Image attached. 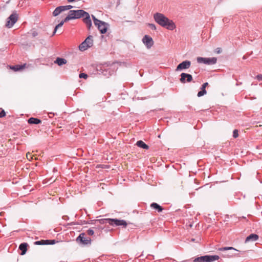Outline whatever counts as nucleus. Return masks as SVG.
<instances>
[{
    "instance_id": "nucleus-1",
    "label": "nucleus",
    "mask_w": 262,
    "mask_h": 262,
    "mask_svg": "<svg viewBox=\"0 0 262 262\" xmlns=\"http://www.w3.org/2000/svg\"><path fill=\"white\" fill-rule=\"evenodd\" d=\"M154 18L155 21L160 26L168 30H173L176 28L174 22L162 13H156L154 15Z\"/></svg>"
},
{
    "instance_id": "nucleus-2",
    "label": "nucleus",
    "mask_w": 262,
    "mask_h": 262,
    "mask_svg": "<svg viewBox=\"0 0 262 262\" xmlns=\"http://www.w3.org/2000/svg\"><path fill=\"white\" fill-rule=\"evenodd\" d=\"M94 25L97 27L101 34H104L106 32L108 24L104 21L98 19L95 16L92 15Z\"/></svg>"
},
{
    "instance_id": "nucleus-3",
    "label": "nucleus",
    "mask_w": 262,
    "mask_h": 262,
    "mask_svg": "<svg viewBox=\"0 0 262 262\" xmlns=\"http://www.w3.org/2000/svg\"><path fill=\"white\" fill-rule=\"evenodd\" d=\"M218 255H205L195 258L194 262H212L219 259Z\"/></svg>"
},
{
    "instance_id": "nucleus-4",
    "label": "nucleus",
    "mask_w": 262,
    "mask_h": 262,
    "mask_svg": "<svg viewBox=\"0 0 262 262\" xmlns=\"http://www.w3.org/2000/svg\"><path fill=\"white\" fill-rule=\"evenodd\" d=\"M82 17V9L78 10H70L69 14L64 18V21H68L71 19L79 18Z\"/></svg>"
},
{
    "instance_id": "nucleus-5",
    "label": "nucleus",
    "mask_w": 262,
    "mask_h": 262,
    "mask_svg": "<svg viewBox=\"0 0 262 262\" xmlns=\"http://www.w3.org/2000/svg\"><path fill=\"white\" fill-rule=\"evenodd\" d=\"M196 60L199 63H204L207 65H213L216 63L217 58L216 57L206 58L198 57L196 58Z\"/></svg>"
},
{
    "instance_id": "nucleus-6",
    "label": "nucleus",
    "mask_w": 262,
    "mask_h": 262,
    "mask_svg": "<svg viewBox=\"0 0 262 262\" xmlns=\"http://www.w3.org/2000/svg\"><path fill=\"white\" fill-rule=\"evenodd\" d=\"M17 14L16 13H13L8 18V20L6 23V26L8 28L12 27L17 21Z\"/></svg>"
},
{
    "instance_id": "nucleus-7",
    "label": "nucleus",
    "mask_w": 262,
    "mask_h": 262,
    "mask_svg": "<svg viewBox=\"0 0 262 262\" xmlns=\"http://www.w3.org/2000/svg\"><path fill=\"white\" fill-rule=\"evenodd\" d=\"M142 41L147 49L151 48L154 43L152 38L148 35H144Z\"/></svg>"
},
{
    "instance_id": "nucleus-8",
    "label": "nucleus",
    "mask_w": 262,
    "mask_h": 262,
    "mask_svg": "<svg viewBox=\"0 0 262 262\" xmlns=\"http://www.w3.org/2000/svg\"><path fill=\"white\" fill-rule=\"evenodd\" d=\"M111 222V225L116 226H122L125 228L127 225L126 222L123 220H119L117 219H112L110 220Z\"/></svg>"
},
{
    "instance_id": "nucleus-9",
    "label": "nucleus",
    "mask_w": 262,
    "mask_h": 262,
    "mask_svg": "<svg viewBox=\"0 0 262 262\" xmlns=\"http://www.w3.org/2000/svg\"><path fill=\"white\" fill-rule=\"evenodd\" d=\"M191 62L189 60H185L178 65L176 71H180L183 70L188 69L190 67Z\"/></svg>"
},
{
    "instance_id": "nucleus-10",
    "label": "nucleus",
    "mask_w": 262,
    "mask_h": 262,
    "mask_svg": "<svg viewBox=\"0 0 262 262\" xmlns=\"http://www.w3.org/2000/svg\"><path fill=\"white\" fill-rule=\"evenodd\" d=\"M83 23L86 25L89 29L91 28V27L92 25L90 14L84 10H83Z\"/></svg>"
},
{
    "instance_id": "nucleus-11",
    "label": "nucleus",
    "mask_w": 262,
    "mask_h": 262,
    "mask_svg": "<svg viewBox=\"0 0 262 262\" xmlns=\"http://www.w3.org/2000/svg\"><path fill=\"white\" fill-rule=\"evenodd\" d=\"M180 81L182 83H185L186 82H191L193 78L191 74L182 73L180 75Z\"/></svg>"
},
{
    "instance_id": "nucleus-12",
    "label": "nucleus",
    "mask_w": 262,
    "mask_h": 262,
    "mask_svg": "<svg viewBox=\"0 0 262 262\" xmlns=\"http://www.w3.org/2000/svg\"><path fill=\"white\" fill-rule=\"evenodd\" d=\"M93 45V36L90 35L83 41V50H85L91 47Z\"/></svg>"
},
{
    "instance_id": "nucleus-13",
    "label": "nucleus",
    "mask_w": 262,
    "mask_h": 262,
    "mask_svg": "<svg viewBox=\"0 0 262 262\" xmlns=\"http://www.w3.org/2000/svg\"><path fill=\"white\" fill-rule=\"evenodd\" d=\"M259 236L257 234L252 233L248 235L245 241V243L250 242H255L258 240Z\"/></svg>"
},
{
    "instance_id": "nucleus-14",
    "label": "nucleus",
    "mask_w": 262,
    "mask_h": 262,
    "mask_svg": "<svg viewBox=\"0 0 262 262\" xmlns=\"http://www.w3.org/2000/svg\"><path fill=\"white\" fill-rule=\"evenodd\" d=\"M208 85V82H205L203 84L201 88V91H199L197 94L198 97H200L207 93L205 88Z\"/></svg>"
},
{
    "instance_id": "nucleus-15",
    "label": "nucleus",
    "mask_w": 262,
    "mask_h": 262,
    "mask_svg": "<svg viewBox=\"0 0 262 262\" xmlns=\"http://www.w3.org/2000/svg\"><path fill=\"white\" fill-rule=\"evenodd\" d=\"M67 61L66 59L60 57H57L54 61V63L57 64L59 66H61L66 64Z\"/></svg>"
},
{
    "instance_id": "nucleus-16",
    "label": "nucleus",
    "mask_w": 262,
    "mask_h": 262,
    "mask_svg": "<svg viewBox=\"0 0 262 262\" xmlns=\"http://www.w3.org/2000/svg\"><path fill=\"white\" fill-rule=\"evenodd\" d=\"M28 244L26 243H23L20 244L19 249L21 250V255H24L27 250Z\"/></svg>"
},
{
    "instance_id": "nucleus-17",
    "label": "nucleus",
    "mask_w": 262,
    "mask_h": 262,
    "mask_svg": "<svg viewBox=\"0 0 262 262\" xmlns=\"http://www.w3.org/2000/svg\"><path fill=\"white\" fill-rule=\"evenodd\" d=\"M28 122L31 124H38L41 122V121L38 118L31 117L28 120Z\"/></svg>"
},
{
    "instance_id": "nucleus-18",
    "label": "nucleus",
    "mask_w": 262,
    "mask_h": 262,
    "mask_svg": "<svg viewBox=\"0 0 262 262\" xmlns=\"http://www.w3.org/2000/svg\"><path fill=\"white\" fill-rule=\"evenodd\" d=\"M136 145L139 147L145 149H148L149 148V146L142 140L138 141L136 143Z\"/></svg>"
},
{
    "instance_id": "nucleus-19",
    "label": "nucleus",
    "mask_w": 262,
    "mask_h": 262,
    "mask_svg": "<svg viewBox=\"0 0 262 262\" xmlns=\"http://www.w3.org/2000/svg\"><path fill=\"white\" fill-rule=\"evenodd\" d=\"M150 207L154 209H156L158 211V212H161L163 210V208L160 206L158 204L156 203H152L150 204Z\"/></svg>"
},
{
    "instance_id": "nucleus-20",
    "label": "nucleus",
    "mask_w": 262,
    "mask_h": 262,
    "mask_svg": "<svg viewBox=\"0 0 262 262\" xmlns=\"http://www.w3.org/2000/svg\"><path fill=\"white\" fill-rule=\"evenodd\" d=\"M26 66V64L21 65H15L10 67V69L14 70V71H18L23 69Z\"/></svg>"
},
{
    "instance_id": "nucleus-21",
    "label": "nucleus",
    "mask_w": 262,
    "mask_h": 262,
    "mask_svg": "<svg viewBox=\"0 0 262 262\" xmlns=\"http://www.w3.org/2000/svg\"><path fill=\"white\" fill-rule=\"evenodd\" d=\"M62 9L61 6L57 7L53 11V15L54 16H56L58 15L61 12H62Z\"/></svg>"
},
{
    "instance_id": "nucleus-22",
    "label": "nucleus",
    "mask_w": 262,
    "mask_h": 262,
    "mask_svg": "<svg viewBox=\"0 0 262 262\" xmlns=\"http://www.w3.org/2000/svg\"><path fill=\"white\" fill-rule=\"evenodd\" d=\"M112 219H103L99 220H97V221H99L100 223L101 224H106L108 223L111 225V222L110 221V220H111Z\"/></svg>"
},
{
    "instance_id": "nucleus-23",
    "label": "nucleus",
    "mask_w": 262,
    "mask_h": 262,
    "mask_svg": "<svg viewBox=\"0 0 262 262\" xmlns=\"http://www.w3.org/2000/svg\"><path fill=\"white\" fill-rule=\"evenodd\" d=\"M84 233H83V245H90L91 243V239L90 238H85L84 237Z\"/></svg>"
},
{
    "instance_id": "nucleus-24",
    "label": "nucleus",
    "mask_w": 262,
    "mask_h": 262,
    "mask_svg": "<svg viewBox=\"0 0 262 262\" xmlns=\"http://www.w3.org/2000/svg\"><path fill=\"white\" fill-rule=\"evenodd\" d=\"M64 22H66V21H64V20H62L59 24H58L57 26H56V27L54 28L52 35H54L56 33L57 30L58 28L62 26V25H63Z\"/></svg>"
},
{
    "instance_id": "nucleus-25",
    "label": "nucleus",
    "mask_w": 262,
    "mask_h": 262,
    "mask_svg": "<svg viewBox=\"0 0 262 262\" xmlns=\"http://www.w3.org/2000/svg\"><path fill=\"white\" fill-rule=\"evenodd\" d=\"M61 6L63 11L68 10H70L73 8H76L75 6H72V5Z\"/></svg>"
},
{
    "instance_id": "nucleus-26",
    "label": "nucleus",
    "mask_w": 262,
    "mask_h": 262,
    "mask_svg": "<svg viewBox=\"0 0 262 262\" xmlns=\"http://www.w3.org/2000/svg\"><path fill=\"white\" fill-rule=\"evenodd\" d=\"M235 250V251H237L236 249H235V248H234L233 247H222V248H221L219 249L220 251H226V250Z\"/></svg>"
},
{
    "instance_id": "nucleus-27",
    "label": "nucleus",
    "mask_w": 262,
    "mask_h": 262,
    "mask_svg": "<svg viewBox=\"0 0 262 262\" xmlns=\"http://www.w3.org/2000/svg\"><path fill=\"white\" fill-rule=\"evenodd\" d=\"M45 242L46 243V245H53L56 243V241L54 239H46Z\"/></svg>"
},
{
    "instance_id": "nucleus-28",
    "label": "nucleus",
    "mask_w": 262,
    "mask_h": 262,
    "mask_svg": "<svg viewBox=\"0 0 262 262\" xmlns=\"http://www.w3.org/2000/svg\"><path fill=\"white\" fill-rule=\"evenodd\" d=\"M77 243L82 244V233H80L76 239Z\"/></svg>"
},
{
    "instance_id": "nucleus-29",
    "label": "nucleus",
    "mask_w": 262,
    "mask_h": 262,
    "mask_svg": "<svg viewBox=\"0 0 262 262\" xmlns=\"http://www.w3.org/2000/svg\"><path fill=\"white\" fill-rule=\"evenodd\" d=\"M35 244L37 245H46V243L45 242V240H40L35 242Z\"/></svg>"
},
{
    "instance_id": "nucleus-30",
    "label": "nucleus",
    "mask_w": 262,
    "mask_h": 262,
    "mask_svg": "<svg viewBox=\"0 0 262 262\" xmlns=\"http://www.w3.org/2000/svg\"><path fill=\"white\" fill-rule=\"evenodd\" d=\"M148 27L153 30H156L157 29L156 26L154 24H148Z\"/></svg>"
},
{
    "instance_id": "nucleus-31",
    "label": "nucleus",
    "mask_w": 262,
    "mask_h": 262,
    "mask_svg": "<svg viewBox=\"0 0 262 262\" xmlns=\"http://www.w3.org/2000/svg\"><path fill=\"white\" fill-rule=\"evenodd\" d=\"M238 136V130L234 129L233 132V137L234 138H237Z\"/></svg>"
},
{
    "instance_id": "nucleus-32",
    "label": "nucleus",
    "mask_w": 262,
    "mask_h": 262,
    "mask_svg": "<svg viewBox=\"0 0 262 262\" xmlns=\"http://www.w3.org/2000/svg\"><path fill=\"white\" fill-rule=\"evenodd\" d=\"M94 233V231L92 229H91L88 230V231H87V233L89 235H93Z\"/></svg>"
},
{
    "instance_id": "nucleus-33",
    "label": "nucleus",
    "mask_w": 262,
    "mask_h": 262,
    "mask_svg": "<svg viewBox=\"0 0 262 262\" xmlns=\"http://www.w3.org/2000/svg\"><path fill=\"white\" fill-rule=\"evenodd\" d=\"M233 254H231V253H225L224 254H223V256L225 257H230V256H232Z\"/></svg>"
},
{
    "instance_id": "nucleus-34",
    "label": "nucleus",
    "mask_w": 262,
    "mask_h": 262,
    "mask_svg": "<svg viewBox=\"0 0 262 262\" xmlns=\"http://www.w3.org/2000/svg\"><path fill=\"white\" fill-rule=\"evenodd\" d=\"M5 115H6L5 112L4 111V110H2L0 112V118H2V117H4Z\"/></svg>"
},
{
    "instance_id": "nucleus-35",
    "label": "nucleus",
    "mask_w": 262,
    "mask_h": 262,
    "mask_svg": "<svg viewBox=\"0 0 262 262\" xmlns=\"http://www.w3.org/2000/svg\"><path fill=\"white\" fill-rule=\"evenodd\" d=\"M32 35L33 37H36L38 35V33L36 31H32Z\"/></svg>"
},
{
    "instance_id": "nucleus-36",
    "label": "nucleus",
    "mask_w": 262,
    "mask_h": 262,
    "mask_svg": "<svg viewBox=\"0 0 262 262\" xmlns=\"http://www.w3.org/2000/svg\"><path fill=\"white\" fill-rule=\"evenodd\" d=\"M256 78L259 81H262V75L258 74L257 75Z\"/></svg>"
},
{
    "instance_id": "nucleus-37",
    "label": "nucleus",
    "mask_w": 262,
    "mask_h": 262,
    "mask_svg": "<svg viewBox=\"0 0 262 262\" xmlns=\"http://www.w3.org/2000/svg\"><path fill=\"white\" fill-rule=\"evenodd\" d=\"M222 52V49L220 48H217L215 50V52L217 54H220Z\"/></svg>"
},
{
    "instance_id": "nucleus-38",
    "label": "nucleus",
    "mask_w": 262,
    "mask_h": 262,
    "mask_svg": "<svg viewBox=\"0 0 262 262\" xmlns=\"http://www.w3.org/2000/svg\"><path fill=\"white\" fill-rule=\"evenodd\" d=\"M27 158L29 160L30 159V158L32 159L31 155H30V154L29 152L27 154Z\"/></svg>"
},
{
    "instance_id": "nucleus-39",
    "label": "nucleus",
    "mask_w": 262,
    "mask_h": 262,
    "mask_svg": "<svg viewBox=\"0 0 262 262\" xmlns=\"http://www.w3.org/2000/svg\"><path fill=\"white\" fill-rule=\"evenodd\" d=\"M88 77V74L83 73V78L86 79Z\"/></svg>"
},
{
    "instance_id": "nucleus-40",
    "label": "nucleus",
    "mask_w": 262,
    "mask_h": 262,
    "mask_svg": "<svg viewBox=\"0 0 262 262\" xmlns=\"http://www.w3.org/2000/svg\"><path fill=\"white\" fill-rule=\"evenodd\" d=\"M78 48H79V49L80 51H82V43H81L79 46H78Z\"/></svg>"
},
{
    "instance_id": "nucleus-41",
    "label": "nucleus",
    "mask_w": 262,
    "mask_h": 262,
    "mask_svg": "<svg viewBox=\"0 0 262 262\" xmlns=\"http://www.w3.org/2000/svg\"><path fill=\"white\" fill-rule=\"evenodd\" d=\"M79 77L82 79V71H80L79 74Z\"/></svg>"
},
{
    "instance_id": "nucleus-42",
    "label": "nucleus",
    "mask_w": 262,
    "mask_h": 262,
    "mask_svg": "<svg viewBox=\"0 0 262 262\" xmlns=\"http://www.w3.org/2000/svg\"><path fill=\"white\" fill-rule=\"evenodd\" d=\"M82 223H83V225H84V224H91V223L86 222L85 221H83Z\"/></svg>"
},
{
    "instance_id": "nucleus-43",
    "label": "nucleus",
    "mask_w": 262,
    "mask_h": 262,
    "mask_svg": "<svg viewBox=\"0 0 262 262\" xmlns=\"http://www.w3.org/2000/svg\"><path fill=\"white\" fill-rule=\"evenodd\" d=\"M75 1H77V0H68V2L69 3H72V2H75Z\"/></svg>"
},
{
    "instance_id": "nucleus-44",
    "label": "nucleus",
    "mask_w": 262,
    "mask_h": 262,
    "mask_svg": "<svg viewBox=\"0 0 262 262\" xmlns=\"http://www.w3.org/2000/svg\"><path fill=\"white\" fill-rule=\"evenodd\" d=\"M191 241L194 242V238H192L191 239Z\"/></svg>"
},
{
    "instance_id": "nucleus-45",
    "label": "nucleus",
    "mask_w": 262,
    "mask_h": 262,
    "mask_svg": "<svg viewBox=\"0 0 262 262\" xmlns=\"http://www.w3.org/2000/svg\"><path fill=\"white\" fill-rule=\"evenodd\" d=\"M243 58L246 59V57L245 56H244Z\"/></svg>"
}]
</instances>
